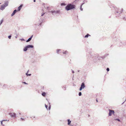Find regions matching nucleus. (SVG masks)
I'll return each mask as SVG.
<instances>
[{
  "label": "nucleus",
  "instance_id": "f257e3e1",
  "mask_svg": "<svg viewBox=\"0 0 126 126\" xmlns=\"http://www.w3.org/2000/svg\"><path fill=\"white\" fill-rule=\"evenodd\" d=\"M75 5L71 4H69L66 6L65 9L67 11H68L75 8Z\"/></svg>",
  "mask_w": 126,
  "mask_h": 126
},
{
  "label": "nucleus",
  "instance_id": "f03ea898",
  "mask_svg": "<svg viewBox=\"0 0 126 126\" xmlns=\"http://www.w3.org/2000/svg\"><path fill=\"white\" fill-rule=\"evenodd\" d=\"M8 1H6L5 2L3 5L1 6V7L0 8V9L2 10H4V9L8 5Z\"/></svg>",
  "mask_w": 126,
  "mask_h": 126
},
{
  "label": "nucleus",
  "instance_id": "7ed1b4c3",
  "mask_svg": "<svg viewBox=\"0 0 126 126\" xmlns=\"http://www.w3.org/2000/svg\"><path fill=\"white\" fill-rule=\"evenodd\" d=\"M85 87V84L84 82L82 83L81 85V86L79 88V90L80 91H81L82 89H83Z\"/></svg>",
  "mask_w": 126,
  "mask_h": 126
},
{
  "label": "nucleus",
  "instance_id": "20e7f679",
  "mask_svg": "<svg viewBox=\"0 0 126 126\" xmlns=\"http://www.w3.org/2000/svg\"><path fill=\"white\" fill-rule=\"evenodd\" d=\"M53 15H55L56 14H58L60 12V10H58L57 11H52L50 12Z\"/></svg>",
  "mask_w": 126,
  "mask_h": 126
},
{
  "label": "nucleus",
  "instance_id": "39448f33",
  "mask_svg": "<svg viewBox=\"0 0 126 126\" xmlns=\"http://www.w3.org/2000/svg\"><path fill=\"white\" fill-rule=\"evenodd\" d=\"M109 116H111L112 114H114V110L109 109Z\"/></svg>",
  "mask_w": 126,
  "mask_h": 126
},
{
  "label": "nucleus",
  "instance_id": "423d86ee",
  "mask_svg": "<svg viewBox=\"0 0 126 126\" xmlns=\"http://www.w3.org/2000/svg\"><path fill=\"white\" fill-rule=\"evenodd\" d=\"M9 115L12 117H16V114L15 113H9Z\"/></svg>",
  "mask_w": 126,
  "mask_h": 126
},
{
  "label": "nucleus",
  "instance_id": "0eeeda50",
  "mask_svg": "<svg viewBox=\"0 0 126 126\" xmlns=\"http://www.w3.org/2000/svg\"><path fill=\"white\" fill-rule=\"evenodd\" d=\"M17 11L15 9L14 10L13 12V13L11 15V16H14L16 13L17 12Z\"/></svg>",
  "mask_w": 126,
  "mask_h": 126
},
{
  "label": "nucleus",
  "instance_id": "6e6552de",
  "mask_svg": "<svg viewBox=\"0 0 126 126\" xmlns=\"http://www.w3.org/2000/svg\"><path fill=\"white\" fill-rule=\"evenodd\" d=\"M23 6V5L22 4L20 5V6H19L18 7V9L17 11H20V10L22 7Z\"/></svg>",
  "mask_w": 126,
  "mask_h": 126
},
{
  "label": "nucleus",
  "instance_id": "1a4fd4ad",
  "mask_svg": "<svg viewBox=\"0 0 126 126\" xmlns=\"http://www.w3.org/2000/svg\"><path fill=\"white\" fill-rule=\"evenodd\" d=\"M33 35H32L31 37L30 38H29L27 41H26V42H29L32 39V37H33Z\"/></svg>",
  "mask_w": 126,
  "mask_h": 126
},
{
  "label": "nucleus",
  "instance_id": "9d476101",
  "mask_svg": "<svg viewBox=\"0 0 126 126\" xmlns=\"http://www.w3.org/2000/svg\"><path fill=\"white\" fill-rule=\"evenodd\" d=\"M27 47L28 49L30 48H33V46L32 45H29L27 46Z\"/></svg>",
  "mask_w": 126,
  "mask_h": 126
},
{
  "label": "nucleus",
  "instance_id": "9b49d317",
  "mask_svg": "<svg viewBox=\"0 0 126 126\" xmlns=\"http://www.w3.org/2000/svg\"><path fill=\"white\" fill-rule=\"evenodd\" d=\"M43 21V19H40L39 20V21L40 22V23L39 24V25H41L42 24V22Z\"/></svg>",
  "mask_w": 126,
  "mask_h": 126
},
{
  "label": "nucleus",
  "instance_id": "f8f14e48",
  "mask_svg": "<svg viewBox=\"0 0 126 126\" xmlns=\"http://www.w3.org/2000/svg\"><path fill=\"white\" fill-rule=\"evenodd\" d=\"M68 121V125H70V124H71V121L70 120V119H68L67 120Z\"/></svg>",
  "mask_w": 126,
  "mask_h": 126
},
{
  "label": "nucleus",
  "instance_id": "ddd939ff",
  "mask_svg": "<svg viewBox=\"0 0 126 126\" xmlns=\"http://www.w3.org/2000/svg\"><path fill=\"white\" fill-rule=\"evenodd\" d=\"M28 48L27 47V46L25 47L23 49V51H26L27 50Z\"/></svg>",
  "mask_w": 126,
  "mask_h": 126
},
{
  "label": "nucleus",
  "instance_id": "4468645a",
  "mask_svg": "<svg viewBox=\"0 0 126 126\" xmlns=\"http://www.w3.org/2000/svg\"><path fill=\"white\" fill-rule=\"evenodd\" d=\"M84 3H82L81 4L80 6V10L81 11H83V9L82 8V6L84 4Z\"/></svg>",
  "mask_w": 126,
  "mask_h": 126
},
{
  "label": "nucleus",
  "instance_id": "2eb2a0df",
  "mask_svg": "<svg viewBox=\"0 0 126 126\" xmlns=\"http://www.w3.org/2000/svg\"><path fill=\"white\" fill-rule=\"evenodd\" d=\"M90 36L91 35H89L88 34H86L85 36L84 37L85 38H87L89 36Z\"/></svg>",
  "mask_w": 126,
  "mask_h": 126
},
{
  "label": "nucleus",
  "instance_id": "dca6fc26",
  "mask_svg": "<svg viewBox=\"0 0 126 126\" xmlns=\"http://www.w3.org/2000/svg\"><path fill=\"white\" fill-rule=\"evenodd\" d=\"M3 18H2L0 21V26L3 23Z\"/></svg>",
  "mask_w": 126,
  "mask_h": 126
},
{
  "label": "nucleus",
  "instance_id": "f3484780",
  "mask_svg": "<svg viewBox=\"0 0 126 126\" xmlns=\"http://www.w3.org/2000/svg\"><path fill=\"white\" fill-rule=\"evenodd\" d=\"M46 94V93L45 92H43L42 94V95H43V96H45V95Z\"/></svg>",
  "mask_w": 126,
  "mask_h": 126
},
{
  "label": "nucleus",
  "instance_id": "a211bd4d",
  "mask_svg": "<svg viewBox=\"0 0 126 126\" xmlns=\"http://www.w3.org/2000/svg\"><path fill=\"white\" fill-rule=\"evenodd\" d=\"M28 71L27 72V73H26V75L27 76H31V74H28Z\"/></svg>",
  "mask_w": 126,
  "mask_h": 126
},
{
  "label": "nucleus",
  "instance_id": "6ab92c4d",
  "mask_svg": "<svg viewBox=\"0 0 126 126\" xmlns=\"http://www.w3.org/2000/svg\"><path fill=\"white\" fill-rule=\"evenodd\" d=\"M123 9H121V11H120V12H119V14H121L122 12L123 11Z\"/></svg>",
  "mask_w": 126,
  "mask_h": 126
},
{
  "label": "nucleus",
  "instance_id": "aec40b11",
  "mask_svg": "<svg viewBox=\"0 0 126 126\" xmlns=\"http://www.w3.org/2000/svg\"><path fill=\"white\" fill-rule=\"evenodd\" d=\"M61 6H65V4L64 3H62L61 4Z\"/></svg>",
  "mask_w": 126,
  "mask_h": 126
},
{
  "label": "nucleus",
  "instance_id": "412c9836",
  "mask_svg": "<svg viewBox=\"0 0 126 126\" xmlns=\"http://www.w3.org/2000/svg\"><path fill=\"white\" fill-rule=\"evenodd\" d=\"M7 121V120H2L1 122V124L2 125H3V124H2V122L3 121Z\"/></svg>",
  "mask_w": 126,
  "mask_h": 126
},
{
  "label": "nucleus",
  "instance_id": "4be33fe9",
  "mask_svg": "<svg viewBox=\"0 0 126 126\" xmlns=\"http://www.w3.org/2000/svg\"><path fill=\"white\" fill-rule=\"evenodd\" d=\"M79 96H80L81 95V93L80 92L79 93Z\"/></svg>",
  "mask_w": 126,
  "mask_h": 126
},
{
  "label": "nucleus",
  "instance_id": "5701e85b",
  "mask_svg": "<svg viewBox=\"0 0 126 126\" xmlns=\"http://www.w3.org/2000/svg\"><path fill=\"white\" fill-rule=\"evenodd\" d=\"M45 107L46 108L47 110L48 106L47 105H46V104H45Z\"/></svg>",
  "mask_w": 126,
  "mask_h": 126
},
{
  "label": "nucleus",
  "instance_id": "b1692460",
  "mask_svg": "<svg viewBox=\"0 0 126 126\" xmlns=\"http://www.w3.org/2000/svg\"><path fill=\"white\" fill-rule=\"evenodd\" d=\"M11 35H10L8 36V38L9 39H10L11 38Z\"/></svg>",
  "mask_w": 126,
  "mask_h": 126
},
{
  "label": "nucleus",
  "instance_id": "393cba45",
  "mask_svg": "<svg viewBox=\"0 0 126 126\" xmlns=\"http://www.w3.org/2000/svg\"><path fill=\"white\" fill-rule=\"evenodd\" d=\"M60 49H58L57 50V53H58V52L59 51H60Z\"/></svg>",
  "mask_w": 126,
  "mask_h": 126
},
{
  "label": "nucleus",
  "instance_id": "a878e982",
  "mask_svg": "<svg viewBox=\"0 0 126 126\" xmlns=\"http://www.w3.org/2000/svg\"><path fill=\"white\" fill-rule=\"evenodd\" d=\"M106 70H107V71L108 72L109 71V70H110V69H109V68H107V69H106Z\"/></svg>",
  "mask_w": 126,
  "mask_h": 126
},
{
  "label": "nucleus",
  "instance_id": "bb28decb",
  "mask_svg": "<svg viewBox=\"0 0 126 126\" xmlns=\"http://www.w3.org/2000/svg\"><path fill=\"white\" fill-rule=\"evenodd\" d=\"M115 120H117L118 121H119V122L120 121V120L119 119H116Z\"/></svg>",
  "mask_w": 126,
  "mask_h": 126
},
{
  "label": "nucleus",
  "instance_id": "cd10ccee",
  "mask_svg": "<svg viewBox=\"0 0 126 126\" xmlns=\"http://www.w3.org/2000/svg\"><path fill=\"white\" fill-rule=\"evenodd\" d=\"M67 52V51H65L64 52H63V53L64 54H66V53Z\"/></svg>",
  "mask_w": 126,
  "mask_h": 126
},
{
  "label": "nucleus",
  "instance_id": "c85d7f7f",
  "mask_svg": "<svg viewBox=\"0 0 126 126\" xmlns=\"http://www.w3.org/2000/svg\"><path fill=\"white\" fill-rule=\"evenodd\" d=\"M51 108V106L50 105H49V106L48 107V110H50Z\"/></svg>",
  "mask_w": 126,
  "mask_h": 126
},
{
  "label": "nucleus",
  "instance_id": "c756f323",
  "mask_svg": "<svg viewBox=\"0 0 126 126\" xmlns=\"http://www.w3.org/2000/svg\"><path fill=\"white\" fill-rule=\"evenodd\" d=\"M20 40L22 41H25V40L24 39H23L22 38L20 39Z\"/></svg>",
  "mask_w": 126,
  "mask_h": 126
},
{
  "label": "nucleus",
  "instance_id": "7c9ffc66",
  "mask_svg": "<svg viewBox=\"0 0 126 126\" xmlns=\"http://www.w3.org/2000/svg\"><path fill=\"white\" fill-rule=\"evenodd\" d=\"M119 13V12H118V11H116V12H115V14H116V13Z\"/></svg>",
  "mask_w": 126,
  "mask_h": 126
},
{
  "label": "nucleus",
  "instance_id": "2f4dec72",
  "mask_svg": "<svg viewBox=\"0 0 126 126\" xmlns=\"http://www.w3.org/2000/svg\"><path fill=\"white\" fill-rule=\"evenodd\" d=\"M21 120H24V119L23 118H21Z\"/></svg>",
  "mask_w": 126,
  "mask_h": 126
},
{
  "label": "nucleus",
  "instance_id": "473e14b6",
  "mask_svg": "<svg viewBox=\"0 0 126 126\" xmlns=\"http://www.w3.org/2000/svg\"><path fill=\"white\" fill-rule=\"evenodd\" d=\"M23 83H24L25 84H28L27 83H26L25 82H23Z\"/></svg>",
  "mask_w": 126,
  "mask_h": 126
},
{
  "label": "nucleus",
  "instance_id": "72a5a7b5",
  "mask_svg": "<svg viewBox=\"0 0 126 126\" xmlns=\"http://www.w3.org/2000/svg\"><path fill=\"white\" fill-rule=\"evenodd\" d=\"M45 13H44L43 14H42V15H41V16H43L44 14H45Z\"/></svg>",
  "mask_w": 126,
  "mask_h": 126
},
{
  "label": "nucleus",
  "instance_id": "f704fd0d",
  "mask_svg": "<svg viewBox=\"0 0 126 126\" xmlns=\"http://www.w3.org/2000/svg\"><path fill=\"white\" fill-rule=\"evenodd\" d=\"M123 19L125 20H126V18H125V17H124L123 18Z\"/></svg>",
  "mask_w": 126,
  "mask_h": 126
},
{
  "label": "nucleus",
  "instance_id": "c9c22d12",
  "mask_svg": "<svg viewBox=\"0 0 126 126\" xmlns=\"http://www.w3.org/2000/svg\"><path fill=\"white\" fill-rule=\"evenodd\" d=\"M72 72L73 73H74V71L73 70L72 71Z\"/></svg>",
  "mask_w": 126,
  "mask_h": 126
},
{
  "label": "nucleus",
  "instance_id": "e433bc0d",
  "mask_svg": "<svg viewBox=\"0 0 126 126\" xmlns=\"http://www.w3.org/2000/svg\"><path fill=\"white\" fill-rule=\"evenodd\" d=\"M108 55H109L108 54H107L105 55V56H107Z\"/></svg>",
  "mask_w": 126,
  "mask_h": 126
},
{
  "label": "nucleus",
  "instance_id": "4c0bfd02",
  "mask_svg": "<svg viewBox=\"0 0 126 126\" xmlns=\"http://www.w3.org/2000/svg\"><path fill=\"white\" fill-rule=\"evenodd\" d=\"M117 11H118V10L119 11V9H118V8H117Z\"/></svg>",
  "mask_w": 126,
  "mask_h": 126
},
{
  "label": "nucleus",
  "instance_id": "58836bf2",
  "mask_svg": "<svg viewBox=\"0 0 126 126\" xmlns=\"http://www.w3.org/2000/svg\"><path fill=\"white\" fill-rule=\"evenodd\" d=\"M35 1H36V0H33V1L34 2H35Z\"/></svg>",
  "mask_w": 126,
  "mask_h": 126
},
{
  "label": "nucleus",
  "instance_id": "ea45409f",
  "mask_svg": "<svg viewBox=\"0 0 126 126\" xmlns=\"http://www.w3.org/2000/svg\"><path fill=\"white\" fill-rule=\"evenodd\" d=\"M0 85H1V83H0Z\"/></svg>",
  "mask_w": 126,
  "mask_h": 126
},
{
  "label": "nucleus",
  "instance_id": "a19ab883",
  "mask_svg": "<svg viewBox=\"0 0 126 126\" xmlns=\"http://www.w3.org/2000/svg\"><path fill=\"white\" fill-rule=\"evenodd\" d=\"M15 38H17V36H15Z\"/></svg>",
  "mask_w": 126,
  "mask_h": 126
},
{
  "label": "nucleus",
  "instance_id": "79ce46f5",
  "mask_svg": "<svg viewBox=\"0 0 126 126\" xmlns=\"http://www.w3.org/2000/svg\"><path fill=\"white\" fill-rule=\"evenodd\" d=\"M96 101L97 102H98V100L97 99L96 100Z\"/></svg>",
  "mask_w": 126,
  "mask_h": 126
},
{
  "label": "nucleus",
  "instance_id": "37998d69",
  "mask_svg": "<svg viewBox=\"0 0 126 126\" xmlns=\"http://www.w3.org/2000/svg\"><path fill=\"white\" fill-rule=\"evenodd\" d=\"M125 102H124L122 103V104H123Z\"/></svg>",
  "mask_w": 126,
  "mask_h": 126
},
{
  "label": "nucleus",
  "instance_id": "c03bdc74",
  "mask_svg": "<svg viewBox=\"0 0 126 126\" xmlns=\"http://www.w3.org/2000/svg\"><path fill=\"white\" fill-rule=\"evenodd\" d=\"M19 114L20 115V113H19Z\"/></svg>",
  "mask_w": 126,
  "mask_h": 126
},
{
  "label": "nucleus",
  "instance_id": "a18cd8bd",
  "mask_svg": "<svg viewBox=\"0 0 126 126\" xmlns=\"http://www.w3.org/2000/svg\"><path fill=\"white\" fill-rule=\"evenodd\" d=\"M4 86V84L3 85V86Z\"/></svg>",
  "mask_w": 126,
  "mask_h": 126
},
{
  "label": "nucleus",
  "instance_id": "49530a36",
  "mask_svg": "<svg viewBox=\"0 0 126 126\" xmlns=\"http://www.w3.org/2000/svg\"><path fill=\"white\" fill-rule=\"evenodd\" d=\"M0 4H1V3H0Z\"/></svg>",
  "mask_w": 126,
  "mask_h": 126
}]
</instances>
